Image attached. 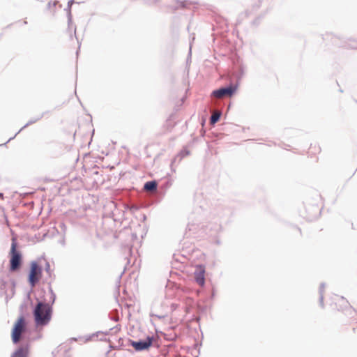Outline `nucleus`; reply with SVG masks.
Here are the masks:
<instances>
[{
	"label": "nucleus",
	"mask_w": 357,
	"mask_h": 357,
	"mask_svg": "<svg viewBox=\"0 0 357 357\" xmlns=\"http://www.w3.org/2000/svg\"><path fill=\"white\" fill-rule=\"evenodd\" d=\"M195 279L197 283L200 286H204L205 283V268L204 266L198 265L195 271Z\"/></svg>",
	"instance_id": "nucleus-7"
},
{
	"label": "nucleus",
	"mask_w": 357,
	"mask_h": 357,
	"mask_svg": "<svg viewBox=\"0 0 357 357\" xmlns=\"http://www.w3.org/2000/svg\"><path fill=\"white\" fill-rule=\"evenodd\" d=\"M52 312V310L49 304L38 303L33 311L36 324L37 326L47 325L51 319Z\"/></svg>",
	"instance_id": "nucleus-2"
},
{
	"label": "nucleus",
	"mask_w": 357,
	"mask_h": 357,
	"mask_svg": "<svg viewBox=\"0 0 357 357\" xmlns=\"http://www.w3.org/2000/svg\"><path fill=\"white\" fill-rule=\"evenodd\" d=\"M0 197H1V199H3V195L2 193H0Z\"/></svg>",
	"instance_id": "nucleus-13"
},
{
	"label": "nucleus",
	"mask_w": 357,
	"mask_h": 357,
	"mask_svg": "<svg viewBox=\"0 0 357 357\" xmlns=\"http://www.w3.org/2000/svg\"><path fill=\"white\" fill-rule=\"evenodd\" d=\"M331 306L333 310L342 312L349 317L351 322L357 324V310L354 309L344 297L338 295L331 297Z\"/></svg>",
	"instance_id": "nucleus-1"
},
{
	"label": "nucleus",
	"mask_w": 357,
	"mask_h": 357,
	"mask_svg": "<svg viewBox=\"0 0 357 357\" xmlns=\"http://www.w3.org/2000/svg\"><path fill=\"white\" fill-rule=\"evenodd\" d=\"M10 253L11 255L10 260V271H15L20 268L22 260L21 255L17 250V242L15 238H12V244Z\"/></svg>",
	"instance_id": "nucleus-4"
},
{
	"label": "nucleus",
	"mask_w": 357,
	"mask_h": 357,
	"mask_svg": "<svg viewBox=\"0 0 357 357\" xmlns=\"http://www.w3.org/2000/svg\"><path fill=\"white\" fill-rule=\"evenodd\" d=\"M151 344H152V340L150 338H149L146 341H139V342L132 341L131 342V345L137 351H142V350L147 349L151 347Z\"/></svg>",
	"instance_id": "nucleus-8"
},
{
	"label": "nucleus",
	"mask_w": 357,
	"mask_h": 357,
	"mask_svg": "<svg viewBox=\"0 0 357 357\" xmlns=\"http://www.w3.org/2000/svg\"><path fill=\"white\" fill-rule=\"evenodd\" d=\"M42 278V268L36 261L30 264V271L28 276V281L31 287L40 281Z\"/></svg>",
	"instance_id": "nucleus-5"
},
{
	"label": "nucleus",
	"mask_w": 357,
	"mask_h": 357,
	"mask_svg": "<svg viewBox=\"0 0 357 357\" xmlns=\"http://www.w3.org/2000/svg\"><path fill=\"white\" fill-rule=\"evenodd\" d=\"M146 191H154L157 188V183L155 181L146 182L144 187Z\"/></svg>",
	"instance_id": "nucleus-11"
},
{
	"label": "nucleus",
	"mask_w": 357,
	"mask_h": 357,
	"mask_svg": "<svg viewBox=\"0 0 357 357\" xmlns=\"http://www.w3.org/2000/svg\"><path fill=\"white\" fill-rule=\"evenodd\" d=\"M29 349L27 347H20L12 355V357H27Z\"/></svg>",
	"instance_id": "nucleus-10"
},
{
	"label": "nucleus",
	"mask_w": 357,
	"mask_h": 357,
	"mask_svg": "<svg viewBox=\"0 0 357 357\" xmlns=\"http://www.w3.org/2000/svg\"><path fill=\"white\" fill-rule=\"evenodd\" d=\"M321 151L320 146L317 143H314L310 144L307 153L310 157H315L321 153Z\"/></svg>",
	"instance_id": "nucleus-9"
},
{
	"label": "nucleus",
	"mask_w": 357,
	"mask_h": 357,
	"mask_svg": "<svg viewBox=\"0 0 357 357\" xmlns=\"http://www.w3.org/2000/svg\"><path fill=\"white\" fill-rule=\"evenodd\" d=\"M236 88L233 86H229L227 88H221L213 91L212 95L218 99L222 98L225 96L231 97L236 91Z\"/></svg>",
	"instance_id": "nucleus-6"
},
{
	"label": "nucleus",
	"mask_w": 357,
	"mask_h": 357,
	"mask_svg": "<svg viewBox=\"0 0 357 357\" xmlns=\"http://www.w3.org/2000/svg\"><path fill=\"white\" fill-rule=\"evenodd\" d=\"M26 323L24 317H19L13 325L11 331V338L13 343L17 344L22 338V335L25 332Z\"/></svg>",
	"instance_id": "nucleus-3"
},
{
	"label": "nucleus",
	"mask_w": 357,
	"mask_h": 357,
	"mask_svg": "<svg viewBox=\"0 0 357 357\" xmlns=\"http://www.w3.org/2000/svg\"><path fill=\"white\" fill-rule=\"evenodd\" d=\"M220 116V113H214L211 117V123H216L219 120Z\"/></svg>",
	"instance_id": "nucleus-12"
}]
</instances>
